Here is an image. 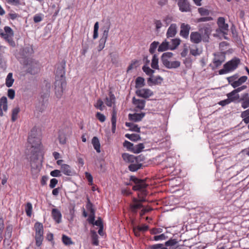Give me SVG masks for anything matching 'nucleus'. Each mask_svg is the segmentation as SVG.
I'll return each instance as SVG.
<instances>
[{
    "instance_id": "f257e3e1",
    "label": "nucleus",
    "mask_w": 249,
    "mask_h": 249,
    "mask_svg": "<svg viewBox=\"0 0 249 249\" xmlns=\"http://www.w3.org/2000/svg\"><path fill=\"white\" fill-rule=\"evenodd\" d=\"M28 142L31 145V155L30 157V161L32 171L36 173L39 172L42 166V159L39 157L40 151L41 142L39 138L36 137L33 131L29 135Z\"/></svg>"
},
{
    "instance_id": "f03ea898",
    "label": "nucleus",
    "mask_w": 249,
    "mask_h": 249,
    "mask_svg": "<svg viewBox=\"0 0 249 249\" xmlns=\"http://www.w3.org/2000/svg\"><path fill=\"white\" fill-rule=\"evenodd\" d=\"M27 72L32 75H35L39 72L40 65L38 61L32 58H28L26 60Z\"/></svg>"
},
{
    "instance_id": "7ed1b4c3",
    "label": "nucleus",
    "mask_w": 249,
    "mask_h": 249,
    "mask_svg": "<svg viewBox=\"0 0 249 249\" xmlns=\"http://www.w3.org/2000/svg\"><path fill=\"white\" fill-rule=\"evenodd\" d=\"M66 81L65 78H55L54 83L55 94L58 99L62 97L63 90L66 87Z\"/></svg>"
},
{
    "instance_id": "20e7f679",
    "label": "nucleus",
    "mask_w": 249,
    "mask_h": 249,
    "mask_svg": "<svg viewBox=\"0 0 249 249\" xmlns=\"http://www.w3.org/2000/svg\"><path fill=\"white\" fill-rule=\"evenodd\" d=\"M150 180L148 178H143L141 177V203L146 200L144 196H146L148 192L146 188L150 184Z\"/></svg>"
},
{
    "instance_id": "39448f33",
    "label": "nucleus",
    "mask_w": 249,
    "mask_h": 249,
    "mask_svg": "<svg viewBox=\"0 0 249 249\" xmlns=\"http://www.w3.org/2000/svg\"><path fill=\"white\" fill-rule=\"evenodd\" d=\"M199 31L201 33L203 41L208 42L209 36L212 32L211 25L209 24L202 25L201 27L199 29Z\"/></svg>"
},
{
    "instance_id": "423d86ee",
    "label": "nucleus",
    "mask_w": 249,
    "mask_h": 249,
    "mask_svg": "<svg viewBox=\"0 0 249 249\" xmlns=\"http://www.w3.org/2000/svg\"><path fill=\"white\" fill-rule=\"evenodd\" d=\"M109 28V24H108L107 26L104 28L102 36L99 40V44L98 46V50L99 52L102 50L105 46V44L108 37Z\"/></svg>"
},
{
    "instance_id": "0eeeda50",
    "label": "nucleus",
    "mask_w": 249,
    "mask_h": 249,
    "mask_svg": "<svg viewBox=\"0 0 249 249\" xmlns=\"http://www.w3.org/2000/svg\"><path fill=\"white\" fill-rule=\"evenodd\" d=\"M240 63V59L238 57H234L231 60L226 62L224 65L230 72L235 70Z\"/></svg>"
},
{
    "instance_id": "6e6552de",
    "label": "nucleus",
    "mask_w": 249,
    "mask_h": 249,
    "mask_svg": "<svg viewBox=\"0 0 249 249\" xmlns=\"http://www.w3.org/2000/svg\"><path fill=\"white\" fill-rule=\"evenodd\" d=\"M66 61L63 60L57 66L55 78H65Z\"/></svg>"
},
{
    "instance_id": "1a4fd4ad",
    "label": "nucleus",
    "mask_w": 249,
    "mask_h": 249,
    "mask_svg": "<svg viewBox=\"0 0 249 249\" xmlns=\"http://www.w3.org/2000/svg\"><path fill=\"white\" fill-rule=\"evenodd\" d=\"M163 80V78L160 76H155L153 74L147 78V83L148 86L152 87L153 86L160 85Z\"/></svg>"
},
{
    "instance_id": "9d476101",
    "label": "nucleus",
    "mask_w": 249,
    "mask_h": 249,
    "mask_svg": "<svg viewBox=\"0 0 249 249\" xmlns=\"http://www.w3.org/2000/svg\"><path fill=\"white\" fill-rule=\"evenodd\" d=\"M178 5L179 10L182 12H190L191 10L188 0H178Z\"/></svg>"
},
{
    "instance_id": "9b49d317",
    "label": "nucleus",
    "mask_w": 249,
    "mask_h": 249,
    "mask_svg": "<svg viewBox=\"0 0 249 249\" xmlns=\"http://www.w3.org/2000/svg\"><path fill=\"white\" fill-rule=\"evenodd\" d=\"M217 23L221 32L224 34H227L226 32L228 31L229 25L225 23V19L223 17H219Z\"/></svg>"
},
{
    "instance_id": "f8f14e48",
    "label": "nucleus",
    "mask_w": 249,
    "mask_h": 249,
    "mask_svg": "<svg viewBox=\"0 0 249 249\" xmlns=\"http://www.w3.org/2000/svg\"><path fill=\"white\" fill-rule=\"evenodd\" d=\"M163 132L160 128L157 127H149L145 131H142L141 133H146L149 135L155 134L157 136H160V137H162V133Z\"/></svg>"
},
{
    "instance_id": "ddd939ff",
    "label": "nucleus",
    "mask_w": 249,
    "mask_h": 249,
    "mask_svg": "<svg viewBox=\"0 0 249 249\" xmlns=\"http://www.w3.org/2000/svg\"><path fill=\"white\" fill-rule=\"evenodd\" d=\"M7 99L6 97L2 96L0 99V116L2 117L4 115L3 111L7 112Z\"/></svg>"
},
{
    "instance_id": "4468645a",
    "label": "nucleus",
    "mask_w": 249,
    "mask_h": 249,
    "mask_svg": "<svg viewBox=\"0 0 249 249\" xmlns=\"http://www.w3.org/2000/svg\"><path fill=\"white\" fill-rule=\"evenodd\" d=\"M190 26L188 24L182 23L180 26V36L184 38H187L189 36Z\"/></svg>"
},
{
    "instance_id": "2eb2a0df",
    "label": "nucleus",
    "mask_w": 249,
    "mask_h": 249,
    "mask_svg": "<svg viewBox=\"0 0 249 249\" xmlns=\"http://www.w3.org/2000/svg\"><path fill=\"white\" fill-rule=\"evenodd\" d=\"M203 37L201 34L198 32H193L190 35V40L192 42L195 44H198L201 42Z\"/></svg>"
},
{
    "instance_id": "dca6fc26",
    "label": "nucleus",
    "mask_w": 249,
    "mask_h": 249,
    "mask_svg": "<svg viewBox=\"0 0 249 249\" xmlns=\"http://www.w3.org/2000/svg\"><path fill=\"white\" fill-rule=\"evenodd\" d=\"M62 172L65 175L71 176L74 175L75 172L72 170L70 165L67 164H62L61 166Z\"/></svg>"
},
{
    "instance_id": "f3484780",
    "label": "nucleus",
    "mask_w": 249,
    "mask_h": 249,
    "mask_svg": "<svg viewBox=\"0 0 249 249\" xmlns=\"http://www.w3.org/2000/svg\"><path fill=\"white\" fill-rule=\"evenodd\" d=\"M52 215L54 220L58 224L61 222L62 214L57 209L54 208L52 211Z\"/></svg>"
},
{
    "instance_id": "a211bd4d",
    "label": "nucleus",
    "mask_w": 249,
    "mask_h": 249,
    "mask_svg": "<svg viewBox=\"0 0 249 249\" xmlns=\"http://www.w3.org/2000/svg\"><path fill=\"white\" fill-rule=\"evenodd\" d=\"M177 25L175 23L171 24L168 28L166 33L167 37L169 38L175 36L177 33Z\"/></svg>"
},
{
    "instance_id": "6ab92c4d",
    "label": "nucleus",
    "mask_w": 249,
    "mask_h": 249,
    "mask_svg": "<svg viewBox=\"0 0 249 249\" xmlns=\"http://www.w3.org/2000/svg\"><path fill=\"white\" fill-rule=\"evenodd\" d=\"M109 97H106L105 99L106 104L107 106L111 107L115 103L116 98L111 91H109Z\"/></svg>"
},
{
    "instance_id": "aec40b11",
    "label": "nucleus",
    "mask_w": 249,
    "mask_h": 249,
    "mask_svg": "<svg viewBox=\"0 0 249 249\" xmlns=\"http://www.w3.org/2000/svg\"><path fill=\"white\" fill-rule=\"evenodd\" d=\"M163 65L167 69H176L178 68L180 65V62L178 61H164Z\"/></svg>"
},
{
    "instance_id": "412c9836",
    "label": "nucleus",
    "mask_w": 249,
    "mask_h": 249,
    "mask_svg": "<svg viewBox=\"0 0 249 249\" xmlns=\"http://www.w3.org/2000/svg\"><path fill=\"white\" fill-rule=\"evenodd\" d=\"M130 180L135 184V185L133 186V189L134 191H139L138 193V196L139 198L140 194L139 193V191H140V179L135 177V176H131Z\"/></svg>"
},
{
    "instance_id": "4be33fe9",
    "label": "nucleus",
    "mask_w": 249,
    "mask_h": 249,
    "mask_svg": "<svg viewBox=\"0 0 249 249\" xmlns=\"http://www.w3.org/2000/svg\"><path fill=\"white\" fill-rule=\"evenodd\" d=\"M217 57L219 58L215 57L213 59V63L214 67H213L212 69L213 70L214 68H218L222 63L225 61V55L220 54L218 55Z\"/></svg>"
},
{
    "instance_id": "5701e85b",
    "label": "nucleus",
    "mask_w": 249,
    "mask_h": 249,
    "mask_svg": "<svg viewBox=\"0 0 249 249\" xmlns=\"http://www.w3.org/2000/svg\"><path fill=\"white\" fill-rule=\"evenodd\" d=\"M123 160L127 162L133 163L135 161L138 162V158L132 155H129L128 153H124L122 156Z\"/></svg>"
},
{
    "instance_id": "b1692460",
    "label": "nucleus",
    "mask_w": 249,
    "mask_h": 249,
    "mask_svg": "<svg viewBox=\"0 0 249 249\" xmlns=\"http://www.w3.org/2000/svg\"><path fill=\"white\" fill-rule=\"evenodd\" d=\"M248 77L247 76H242L237 79V80L232 82L231 84V86L234 89L242 85V84L244 83L247 81Z\"/></svg>"
},
{
    "instance_id": "393cba45",
    "label": "nucleus",
    "mask_w": 249,
    "mask_h": 249,
    "mask_svg": "<svg viewBox=\"0 0 249 249\" xmlns=\"http://www.w3.org/2000/svg\"><path fill=\"white\" fill-rule=\"evenodd\" d=\"M131 209L133 213H136L137 210L140 208V200L136 198H133V202L131 203Z\"/></svg>"
},
{
    "instance_id": "a878e982",
    "label": "nucleus",
    "mask_w": 249,
    "mask_h": 249,
    "mask_svg": "<svg viewBox=\"0 0 249 249\" xmlns=\"http://www.w3.org/2000/svg\"><path fill=\"white\" fill-rule=\"evenodd\" d=\"M154 95L153 92L149 89H141V97L147 99Z\"/></svg>"
},
{
    "instance_id": "bb28decb",
    "label": "nucleus",
    "mask_w": 249,
    "mask_h": 249,
    "mask_svg": "<svg viewBox=\"0 0 249 249\" xmlns=\"http://www.w3.org/2000/svg\"><path fill=\"white\" fill-rule=\"evenodd\" d=\"M35 235H43V226L42 223L36 222L35 224Z\"/></svg>"
},
{
    "instance_id": "cd10ccee",
    "label": "nucleus",
    "mask_w": 249,
    "mask_h": 249,
    "mask_svg": "<svg viewBox=\"0 0 249 249\" xmlns=\"http://www.w3.org/2000/svg\"><path fill=\"white\" fill-rule=\"evenodd\" d=\"M227 96L231 102H234L239 99V95L235 91V89L228 93Z\"/></svg>"
},
{
    "instance_id": "c85d7f7f",
    "label": "nucleus",
    "mask_w": 249,
    "mask_h": 249,
    "mask_svg": "<svg viewBox=\"0 0 249 249\" xmlns=\"http://www.w3.org/2000/svg\"><path fill=\"white\" fill-rule=\"evenodd\" d=\"M92 144L95 150L97 153H100V143L98 138L97 137H93L92 139Z\"/></svg>"
},
{
    "instance_id": "c756f323",
    "label": "nucleus",
    "mask_w": 249,
    "mask_h": 249,
    "mask_svg": "<svg viewBox=\"0 0 249 249\" xmlns=\"http://www.w3.org/2000/svg\"><path fill=\"white\" fill-rule=\"evenodd\" d=\"M151 66L152 69L159 70V58L157 54H154L152 59V62L151 64Z\"/></svg>"
},
{
    "instance_id": "7c9ffc66",
    "label": "nucleus",
    "mask_w": 249,
    "mask_h": 249,
    "mask_svg": "<svg viewBox=\"0 0 249 249\" xmlns=\"http://www.w3.org/2000/svg\"><path fill=\"white\" fill-rule=\"evenodd\" d=\"M170 47V46L169 42L165 40L159 45L158 48V51L159 52H162L167 50H169Z\"/></svg>"
},
{
    "instance_id": "2f4dec72",
    "label": "nucleus",
    "mask_w": 249,
    "mask_h": 249,
    "mask_svg": "<svg viewBox=\"0 0 249 249\" xmlns=\"http://www.w3.org/2000/svg\"><path fill=\"white\" fill-rule=\"evenodd\" d=\"M14 80V79L13 78V73L12 72L9 73L7 75L5 80V85L6 87L8 88L12 87Z\"/></svg>"
},
{
    "instance_id": "473e14b6",
    "label": "nucleus",
    "mask_w": 249,
    "mask_h": 249,
    "mask_svg": "<svg viewBox=\"0 0 249 249\" xmlns=\"http://www.w3.org/2000/svg\"><path fill=\"white\" fill-rule=\"evenodd\" d=\"M181 40L179 38H174L171 40V44H170V47L169 50H174L180 44Z\"/></svg>"
},
{
    "instance_id": "72a5a7b5",
    "label": "nucleus",
    "mask_w": 249,
    "mask_h": 249,
    "mask_svg": "<svg viewBox=\"0 0 249 249\" xmlns=\"http://www.w3.org/2000/svg\"><path fill=\"white\" fill-rule=\"evenodd\" d=\"M20 111V108L17 107L13 108L12 111L11 120L13 122H15L18 118V114Z\"/></svg>"
},
{
    "instance_id": "f704fd0d",
    "label": "nucleus",
    "mask_w": 249,
    "mask_h": 249,
    "mask_svg": "<svg viewBox=\"0 0 249 249\" xmlns=\"http://www.w3.org/2000/svg\"><path fill=\"white\" fill-rule=\"evenodd\" d=\"M91 239L92 244L94 246L99 245L98 236L97 234L96 231H91Z\"/></svg>"
},
{
    "instance_id": "c9c22d12",
    "label": "nucleus",
    "mask_w": 249,
    "mask_h": 249,
    "mask_svg": "<svg viewBox=\"0 0 249 249\" xmlns=\"http://www.w3.org/2000/svg\"><path fill=\"white\" fill-rule=\"evenodd\" d=\"M140 65V62L138 60H133L131 63L129 65L127 69V72H129L131 70L137 68Z\"/></svg>"
},
{
    "instance_id": "e433bc0d",
    "label": "nucleus",
    "mask_w": 249,
    "mask_h": 249,
    "mask_svg": "<svg viewBox=\"0 0 249 249\" xmlns=\"http://www.w3.org/2000/svg\"><path fill=\"white\" fill-rule=\"evenodd\" d=\"M128 119L135 122H138L140 121V113L129 114Z\"/></svg>"
},
{
    "instance_id": "4c0bfd02",
    "label": "nucleus",
    "mask_w": 249,
    "mask_h": 249,
    "mask_svg": "<svg viewBox=\"0 0 249 249\" xmlns=\"http://www.w3.org/2000/svg\"><path fill=\"white\" fill-rule=\"evenodd\" d=\"M13 230V226L12 225H8L6 228V231L5 233V236L6 238L10 239L12 236V233Z\"/></svg>"
},
{
    "instance_id": "58836bf2",
    "label": "nucleus",
    "mask_w": 249,
    "mask_h": 249,
    "mask_svg": "<svg viewBox=\"0 0 249 249\" xmlns=\"http://www.w3.org/2000/svg\"><path fill=\"white\" fill-rule=\"evenodd\" d=\"M125 137L132 141H137L140 139V136L136 134H126Z\"/></svg>"
},
{
    "instance_id": "ea45409f",
    "label": "nucleus",
    "mask_w": 249,
    "mask_h": 249,
    "mask_svg": "<svg viewBox=\"0 0 249 249\" xmlns=\"http://www.w3.org/2000/svg\"><path fill=\"white\" fill-rule=\"evenodd\" d=\"M173 56V53L171 52H166L162 54L161 57V61L163 64L164 61H169L168 60V58H170L172 57Z\"/></svg>"
},
{
    "instance_id": "a19ab883",
    "label": "nucleus",
    "mask_w": 249,
    "mask_h": 249,
    "mask_svg": "<svg viewBox=\"0 0 249 249\" xmlns=\"http://www.w3.org/2000/svg\"><path fill=\"white\" fill-rule=\"evenodd\" d=\"M159 44V42L158 41H154L150 44L149 51L151 54H154Z\"/></svg>"
},
{
    "instance_id": "79ce46f5",
    "label": "nucleus",
    "mask_w": 249,
    "mask_h": 249,
    "mask_svg": "<svg viewBox=\"0 0 249 249\" xmlns=\"http://www.w3.org/2000/svg\"><path fill=\"white\" fill-rule=\"evenodd\" d=\"M142 70L143 71L150 77L155 72V71L154 70L151 69L148 66H143L142 67Z\"/></svg>"
},
{
    "instance_id": "37998d69",
    "label": "nucleus",
    "mask_w": 249,
    "mask_h": 249,
    "mask_svg": "<svg viewBox=\"0 0 249 249\" xmlns=\"http://www.w3.org/2000/svg\"><path fill=\"white\" fill-rule=\"evenodd\" d=\"M62 240L63 243L65 245H70L73 244L71 238L66 235H63L62 237Z\"/></svg>"
},
{
    "instance_id": "c03bdc74",
    "label": "nucleus",
    "mask_w": 249,
    "mask_h": 249,
    "mask_svg": "<svg viewBox=\"0 0 249 249\" xmlns=\"http://www.w3.org/2000/svg\"><path fill=\"white\" fill-rule=\"evenodd\" d=\"M86 208L90 213H95V210L93 208V204L90 202L89 198H87V203L86 204Z\"/></svg>"
},
{
    "instance_id": "a18cd8bd",
    "label": "nucleus",
    "mask_w": 249,
    "mask_h": 249,
    "mask_svg": "<svg viewBox=\"0 0 249 249\" xmlns=\"http://www.w3.org/2000/svg\"><path fill=\"white\" fill-rule=\"evenodd\" d=\"M44 84H45V87L43 88V90L46 91L45 94L48 95L50 91L51 84L46 80L44 81Z\"/></svg>"
},
{
    "instance_id": "49530a36",
    "label": "nucleus",
    "mask_w": 249,
    "mask_h": 249,
    "mask_svg": "<svg viewBox=\"0 0 249 249\" xmlns=\"http://www.w3.org/2000/svg\"><path fill=\"white\" fill-rule=\"evenodd\" d=\"M32 211V205L30 202H28L25 206V212L28 216H31Z\"/></svg>"
},
{
    "instance_id": "de8ad7c7",
    "label": "nucleus",
    "mask_w": 249,
    "mask_h": 249,
    "mask_svg": "<svg viewBox=\"0 0 249 249\" xmlns=\"http://www.w3.org/2000/svg\"><path fill=\"white\" fill-rule=\"evenodd\" d=\"M36 245L40 247L42 245L43 240V235H35Z\"/></svg>"
},
{
    "instance_id": "09e8293b",
    "label": "nucleus",
    "mask_w": 249,
    "mask_h": 249,
    "mask_svg": "<svg viewBox=\"0 0 249 249\" xmlns=\"http://www.w3.org/2000/svg\"><path fill=\"white\" fill-rule=\"evenodd\" d=\"M103 102L101 99L97 100L96 103L94 105V107L99 110L102 111L104 110L105 106L103 105Z\"/></svg>"
},
{
    "instance_id": "8fccbe9b",
    "label": "nucleus",
    "mask_w": 249,
    "mask_h": 249,
    "mask_svg": "<svg viewBox=\"0 0 249 249\" xmlns=\"http://www.w3.org/2000/svg\"><path fill=\"white\" fill-rule=\"evenodd\" d=\"M178 243V241L176 239H170L165 243V246L166 247H173L177 244Z\"/></svg>"
},
{
    "instance_id": "3c124183",
    "label": "nucleus",
    "mask_w": 249,
    "mask_h": 249,
    "mask_svg": "<svg viewBox=\"0 0 249 249\" xmlns=\"http://www.w3.org/2000/svg\"><path fill=\"white\" fill-rule=\"evenodd\" d=\"M198 13L202 16H207L210 14V11L203 7H200L198 9Z\"/></svg>"
},
{
    "instance_id": "603ef678",
    "label": "nucleus",
    "mask_w": 249,
    "mask_h": 249,
    "mask_svg": "<svg viewBox=\"0 0 249 249\" xmlns=\"http://www.w3.org/2000/svg\"><path fill=\"white\" fill-rule=\"evenodd\" d=\"M137 164L131 163L128 166V169L130 171L134 172L140 168V164L137 162Z\"/></svg>"
},
{
    "instance_id": "864d4df0",
    "label": "nucleus",
    "mask_w": 249,
    "mask_h": 249,
    "mask_svg": "<svg viewBox=\"0 0 249 249\" xmlns=\"http://www.w3.org/2000/svg\"><path fill=\"white\" fill-rule=\"evenodd\" d=\"M99 23L96 22L94 25V31L93 35V38L94 39L97 38L98 36Z\"/></svg>"
},
{
    "instance_id": "5fc2aeb1",
    "label": "nucleus",
    "mask_w": 249,
    "mask_h": 249,
    "mask_svg": "<svg viewBox=\"0 0 249 249\" xmlns=\"http://www.w3.org/2000/svg\"><path fill=\"white\" fill-rule=\"evenodd\" d=\"M239 75L237 73H236L231 76L228 77L227 78V80L229 83V84L231 85V84H232V82H234V81H236V80L237 79H238Z\"/></svg>"
},
{
    "instance_id": "6e6d98bb",
    "label": "nucleus",
    "mask_w": 249,
    "mask_h": 249,
    "mask_svg": "<svg viewBox=\"0 0 249 249\" xmlns=\"http://www.w3.org/2000/svg\"><path fill=\"white\" fill-rule=\"evenodd\" d=\"M136 87L137 89L136 91V95L140 97V89H139L140 88V76H138L136 80Z\"/></svg>"
},
{
    "instance_id": "4d7b16f0",
    "label": "nucleus",
    "mask_w": 249,
    "mask_h": 249,
    "mask_svg": "<svg viewBox=\"0 0 249 249\" xmlns=\"http://www.w3.org/2000/svg\"><path fill=\"white\" fill-rule=\"evenodd\" d=\"M58 140L60 144H64L66 143V137L64 133L59 134Z\"/></svg>"
},
{
    "instance_id": "13d9d810",
    "label": "nucleus",
    "mask_w": 249,
    "mask_h": 249,
    "mask_svg": "<svg viewBox=\"0 0 249 249\" xmlns=\"http://www.w3.org/2000/svg\"><path fill=\"white\" fill-rule=\"evenodd\" d=\"M168 238L164 233L161 234L159 235H155L153 237V240L155 241L164 240Z\"/></svg>"
},
{
    "instance_id": "bf43d9fd",
    "label": "nucleus",
    "mask_w": 249,
    "mask_h": 249,
    "mask_svg": "<svg viewBox=\"0 0 249 249\" xmlns=\"http://www.w3.org/2000/svg\"><path fill=\"white\" fill-rule=\"evenodd\" d=\"M123 146L126 148L128 150L130 151V150L133 148L134 145L132 143L125 140L123 143Z\"/></svg>"
},
{
    "instance_id": "052dcab7",
    "label": "nucleus",
    "mask_w": 249,
    "mask_h": 249,
    "mask_svg": "<svg viewBox=\"0 0 249 249\" xmlns=\"http://www.w3.org/2000/svg\"><path fill=\"white\" fill-rule=\"evenodd\" d=\"M213 19V18L211 17H202L200 18H198L196 19L197 22H206L208 21H211Z\"/></svg>"
},
{
    "instance_id": "680f3d73",
    "label": "nucleus",
    "mask_w": 249,
    "mask_h": 249,
    "mask_svg": "<svg viewBox=\"0 0 249 249\" xmlns=\"http://www.w3.org/2000/svg\"><path fill=\"white\" fill-rule=\"evenodd\" d=\"M116 120H117V112L115 110L114 107H113V109L111 115V124H116Z\"/></svg>"
},
{
    "instance_id": "e2e57ef3",
    "label": "nucleus",
    "mask_w": 249,
    "mask_h": 249,
    "mask_svg": "<svg viewBox=\"0 0 249 249\" xmlns=\"http://www.w3.org/2000/svg\"><path fill=\"white\" fill-rule=\"evenodd\" d=\"M4 228V219L2 217H0V238H2V232Z\"/></svg>"
},
{
    "instance_id": "0e129e2a",
    "label": "nucleus",
    "mask_w": 249,
    "mask_h": 249,
    "mask_svg": "<svg viewBox=\"0 0 249 249\" xmlns=\"http://www.w3.org/2000/svg\"><path fill=\"white\" fill-rule=\"evenodd\" d=\"M4 30L5 32L4 34H7L9 36H14V32L11 27L9 26H5Z\"/></svg>"
},
{
    "instance_id": "69168bd1",
    "label": "nucleus",
    "mask_w": 249,
    "mask_h": 249,
    "mask_svg": "<svg viewBox=\"0 0 249 249\" xmlns=\"http://www.w3.org/2000/svg\"><path fill=\"white\" fill-rule=\"evenodd\" d=\"M96 117L101 122H104L106 120L105 116L100 112H97Z\"/></svg>"
},
{
    "instance_id": "338daca9",
    "label": "nucleus",
    "mask_w": 249,
    "mask_h": 249,
    "mask_svg": "<svg viewBox=\"0 0 249 249\" xmlns=\"http://www.w3.org/2000/svg\"><path fill=\"white\" fill-rule=\"evenodd\" d=\"M152 209L150 207H146L141 204V216L147 212L150 211Z\"/></svg>"
},
{
    "instance_id": "774afa93",
    "label": "nucleus",
    "mask_w": 249,
    "mask_h": 249,
    "mask_svg": "<svg viewBox=\"0 0 249 249\" xmlns=\"http://www.w3.org/2000/svg\"><path fill=\"white\" fill-rule=\"evenodd\" d=\"M92 225H96L99 227H103L102 218L100 217H98L97 220L94 221Z\"/></svg>"
}]
</instances>
